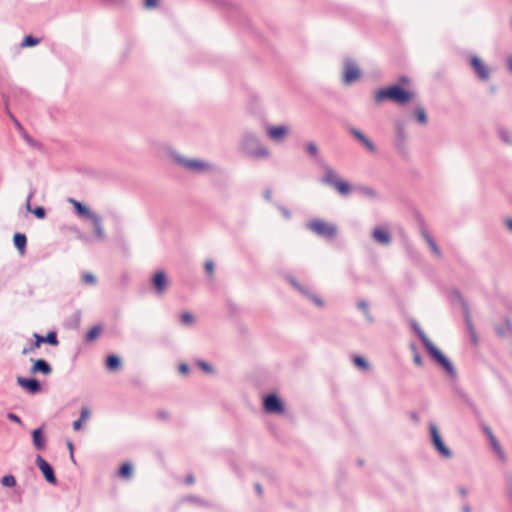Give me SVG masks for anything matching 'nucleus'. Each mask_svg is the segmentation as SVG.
Here are the masks:
<instances>
[{"instance_id": "obj_1", "label": "nucleus", "mask_w": 512, "mask_h": 512, "mask_svg": "<svg viewBox=\"0 0 512 512\" xmlns=\"http://www.w3.org/2000/svg\"><path fill=\"white\" fill-rule=\"evenodd\" d=\"M242 152L252 160H267L271 153L268 147L252 131H246L241 141Z\"/></svg>"}, {"instance_id": "obj_2", "label": "nucleus", "mask_w": 512, "mask_h": 512, "mask_svg": "<svg viewBox=\"0 0 512 512\" xmlns=\"http://www.w3.org/2000/svg\"><path fill=\"white\" fill-rule=\"evenodd\" d=\"M416 332L431 357L437 361L451 377H455L456 372L449 359L435 346V344L420 328L416 327Z\"/></svg>"}, {"instance_id": "obj_3", "label": "nucleus", "mask_w": 512, "mask_h": 512, "mask_svg": "<svg viewBox=\"0 0 512 512\" xmlns=\"http://www.w3.org/2000/svg\"><path fill=\"white\" fill-rule=\"evenodd\" d=\"M414 97V93L405 90L398 85H393L386 89H381L375 94V101L381 103L385 99H390L398 104H406Z\"/></svg>"}, {"instance_id": "obj_4", "label": "nucleus", "mask_w": 512, "mask_h": 512, "mask_svg": "<svg viewBox=\"0 0 512 512\" xmlns=\"http://www.w3.org/2000/svg\"><path fill=\"white\" fill-rule=\"evenodd\" d=\"M323 184L333 186L340 195L346 196L351 192L350 184L341 179L337 172L330 166H323V176L321 178Z\"/></svg>"}, {"instance_id": "obj_5", "label": "nucleus", "mask_w": 512, "mask_h": 512, "mask_svg": "<svg viewBox=\"0 0 512 512\" xmlns=\"http://www.w3.org/2000/svg\"><path fill=\"white\" fill-rule=\"evenodd\" d=\"M170 156L175 163L191 172L202 173L212 168V166L208 162H205L200 159H188L180 155L176 151H171Z\"/></svg>"}, {"instance_id": "obj_6", "label": "nucleus", "mask_w": 512, "mask_h": 512, "mask_svg": "<svg viewBox=\"0 0 512 512\" xmlns=\"http://www.w3.org/2000/svg\"><path fill=\"white\" fill-rule=\"evenodd\" d=\"M307 227L318 236L327 239H333L337 233V227L334 224L328 223L322 219L311 220L307 224Z\"/></svg>"}, {"instance_id": "obj_7", "label": "nucleus", "mask_w": 512, "mask_h": 512, "mask_svg": "<svg viewBox=\"0 0 512 512\" xmlns=\"http://www.w3.org/2000/svg\"><path fill=\"white\" fill-rule=\"evenodd\" d=\"M263 409L267 414H283L285 405L283 401L274 393L263 397Z\"/></svg>"}, {"instance_id": "obj_8", "label": "nucleus", "mask_w": 512, "mask_h": 512, "mask_svg": "<svg viewBox=\"0 0 512 512\" xmlns=\"http://www.w3.org/2000/svg\"><path fill=\"white\" fill-rule=\"evenodd\" d=\"M264 131L267 137L274 143H282L288 134V127L285 125L272 126L270 124H264Z\"/></svg>"}, {"instance_id": "obj_9", "label": "nucleus", "mask_w": 512, "mask_h": 512, "mask_svg": "<svg viewBox=\"0 0 512 512\" xmlns=\"http://www.w3.org/2000/svg\"><path fill=\"white\" fill-rule=\"evenodd\" d=\"M429 430H430V434H431V437H432V442H433L435 448L437 449V451L444 458H451L452 457V452L444 444V441L441 438V435L439 433V430H438L437 426L435 424L431 423L429 425Z\"/></svg>"}, {"instance_id": "obj_10", "label": "nucleus", "mask_w": 512, "mask_h": 512, "mask_svg": "<svg viewBox=\"0 0 512 512\" xmlns=\"http://www.w3.org/2000/svg\"><path fill=\"white\" fill-rule=\"evenodd\" d=\"M361 76L360 69L357 63L351 59H346L344 62L343 79L346 84H351L357 81Z\"/></svg>"}, {"instance_id": "obj_11", "label": "nucleus", "mask_w": 512, "mask_h": 512, "mask_svg": "<svg viewBox=\"0 0 512 512\" xmlns=\"http://www.w3.org/2000/svg\"><path fill=\"white\" fill-rule=\"evenodd\" d=\"M36 464L42 472L45 480L48 483L55 485L57 483V478L55 476L53 467L41 455L36 456Z\"/></svg>"}, {"instance_id": "obj_12", "label": "nucleus", "mask_w": 512, "mask_h": 512, "mask_svg": "<svg viewBox=\"0 0 512 512\" xmlns=\"http://www.w3.org/2000/svg\"><path fill=\"white\" fill-rule=\"evenodd\" d=\"M17 384L31 394H37L41 391V384L36 378L18 376Z\"/></svg>"}, {"instance_id": "obj_13", "label": "nucleus", "mask_w": 512, "mask_h": 512, "mask_svg": "<svg viewBox=\"0 0 512 512\" xmlns=\"http://www.w3.org/2000/svg\"><path fill=\"white\" fill-rule=\"evenodd\" d=\"M35 193H36V188L30 187V190H29V193H28V196L26 199V203H25V208L28 212L33 213L36 218L43 219L46 216V211L42 206H37L34 209L31 208V199L33 198Z\"/></svg>"}, {"instance_id": "obj_14", "label": "nucleus", "mask_w": 512, "mask_h": 512, "mask_svg": "<svg viewBox=\"0 0 512 512\" xmlns=\"http://www.w3.org/2000/svg\"><path fill=\"white\" fill-rule=\"evenodd\" d=\"M152 285L158 294H163L167 288L168 280L164 271H158L152 278Z\"/></svg>"}, {"instance_id": "obj_15", "label": "nucleus", "mask_w": 512, "mask_h": 512, "mask_svg": "<svg viewBox=\"0 0 512 512\" xmlns=\"http://www.w3.org/2000/svg\"><path fill=\"white\" fill-rule=\"evenodd\" d=\"M33 365L30 369L32 374L41 373L43 375H49L52 372L51 365L44 359H33L31 358Z\"/></svg>"}, {"instance_id": "obj_16", "label": "nucleus", "mask_w": 512, "mask_h": 512, "mask_svg": "<svg viewBox=\"0 0 512 512\" xmlns=\"http://www.w3.org/2000/svg\"><path fill=\"white\" fill-rule=\"evenodd\" d=\"M471 65L480 79L487 80L489 78V71L479 57L473 56L471 58Z\"/></svg>"}, {"instance_id": "obj_17", "label": "nucleus", "mask_w": 512, "mask_h": 512, "mask_svg": "<svg viewBox=\"0 0 512 512\" xmlns=\"http://www.w3.org/2000/svg\"><path fill=\"white\" fill-rule=\"evenodd\" d=\"M498 336L507 338L512 335V323L509 319H503L495 325Z\"/></svg>"}, {"instance_id": "obj_18", "label": "nucleus", "mask_w": 512, "mask_h": 512, "mask_svg": "<svg viewBox=\"0 0 512 512\" xmlns=\"http://www.w3.org/2000/svg\"><path fill=\"white\" fill-rule=\"evenodd\" d=\"M373 238L382 245H388L391 242V236L388 230L383 228H375L373 230Z\"/></svg>"}, {"instance_id": "obj_19", "label": "nucleus", "mask_w": 512, "mask_h": 512, "mask_svg": "<svg viewBox=\"0 0 512 512\" xmlns=\"http://www.w3.org/2000/svg\"><path fill=\"white\" fill-rule=\"evenodd\" d=\"M350 132L369 151L374 152L376 150L375 145L360 130L355 129V128H351Z\"/></svg>"}, {"instance_id": "obj_20", "label": "nucleus", "mask_w": 512, "mask_h": 512, "mask_svg": "<svg viewBox=\"0 0 512 512\" xmlns=\"http://www.w3.org/2000/svg\"><path fill=\"white\" fill-rule=\"evenodd\" d=\"M70 202L73 203L76 213L79 216L86 217L89 220L94 216L96 213L92 212L86 205H84L81 202H78L76 200L70 199Z\"/></svg>"}, {"instance_id": "obj_21", "label": "nucleus", "mask_w": 512, "mask_h": 512, "mask_svg": "<svg viewBox=\"0 0 512 512\" xmlns=\"http://www.w3.org/2000/svg\"><path fill=\"white\" fill-rule=\"evenodd\" d=\"M32 441L37 450H42L45 447V438L41 427L32 431Z\"/></svg>"}, {"instance_id": "obj_22", "label": "nucleus", "mask_w": 512, "mask_h": 512, "mask_svg": "<svg viewBox=\"0 0 512 512\" xmlns=\"http://www.w3.org/2000/svg\"><path fill=\"white\" fill-rule=\"evenodd\" d=\"M90 221L93 224L96 236L99 239H101V240L105 239L106 238V234H105V231H104V228H103V225H102L101 217L98 214H95L94 216H92Z\"/></svg>"}, {"instance_id": "obj_23", "label": "nucleus", "mask_w": 512, "mask_h": 512, "mask_svg": "<svg viewBox=\"0 0 512 512\" xmlns=\"http://www.w3.org/2000/svg\"><path fill=\"white\" fill-rule=\"evenodd\" d=\"M14 246L18 249L19 253L23 255L26 251L27 237L23 233H15L13 236Z\"/></svg>"}, {"instance_id": "obj_24", "label": "nucleus", "mask_w": 512, "mask_h": 512, "mask_svg": "<svg viewBox=\"0 0 512 512\" xmlns=\"http://www.w3.org/2000/svg\"><path fill=\"white\" fill-rule=\"evenodd\" d=\"M106 368L110 371H115L121 367V359L115 354L108 355L106 358Z\"/></svg>"}, {"instance_id": "obj_25", "label": "nucleus", "mask_w": 512, "mask_h": 512, "mask_svg": "<svg viewBox=\"0 0 512 512\" xmlns=\"http://www.w3.org/2000/svg\"><path fill=\"white\" fill-rule=\"evenodd\" d=\"M90 417V410L87 406L81 408L80 417L78 420L73 422V429L80 430L83 422H85Z\"/></svg>"}, {"instance_id": "obj_26", "label": "nucleus", "mask_w": 512, "mask_h": 512, "mask_svg": "<svg viewBox=\"0 0 512 512\" xmlns=\"http://www.w3.org/2000/svg\"><path fill=\"white\" fill-rule=\"evenodd\" d=\"M295 287H297L303 295H305L308 299H310L315 305L322 308L324 307V301L317 295L310 293L307 290L302 289L298 284L293 283Z\"/></svg>"}, {"instance_id": "obj_27", "label": "nucleus", "mask_w": 512, "mask_h": 512, "mask_svg": "<svg viewBox=\"0 0 512 512\" xmlns=\"http://www.w3.org/2000/svg\"><path fill=\"white\" fill-rule=\"evenodd\" d=\"M39 342L47 343L51 346H57L59 344L57 334L55 331H49L46 336H42L39 334Z\"/></svg>"}, {"instance_id": "obj_28", "label": "nucleus", "mask_w": 512, "mask_h": 512, "mask_svg": "<svg viewBox=\"0 0 512 512\" xmlns=\"http://www.w3.org/2000/svg\"><path fill=\"white\" fill-rule=\"evenodd\" d=\"M33 337L35 338V341L31 342L30 344L26 345L23 348V350H22V354L23 355H27V354L33 352L35 349L40 347L41 342H39V334L38 333H34Z\"/></svg>"}, {"instance_id": "obj_29", "label": "nucleus", "mask_w": 512, "mask_h": 512, "mask_svg": "<svg viewBox=\"0 0 512 512\" xmlns=\"http://www.w3.org/2000/svg\"><path fill=\"white\" fill-rule=\"evenodd\" d=\"M132 473H133V467L130 463L122 464L119 469V472H118L120 477L127 478V479L131 478Z\"/></svg>"}, {"instance_id": "obj_30", "label": "nucleus", "mask_w": 512, "mask_h": 512, "mask_svg": "<svg viewBox=\"0 0 512 512\" xmlns=\"http://www.w3.org/2000/svg\"><path fill=\"white\" fill-rule=\"evenodd\" d=\"M424 239L426 240L428 246L430 247L431 251L437 256H441V251L436 245L435 241L432 239V237L428 233L423 234Z\"/></svg>"}, {"instance_id": "obj_31", "label": "nucleus", "mask_w": 512, "mask_h": 512, "mask_svg": "<svg viewBox=\"0 0 512 512\" xmlns=\"http://www.w3.org/2000/svg\"><path fill=\"white\" fill-rule=\"evenodd\" d=\"M102 330H103V327L101 325L93 326L86 334V341L95 340L100 335Z\"/></svg>"}, {"instance_id": "obj_32", "label": "nucleus", "mask_w": 512, "mask_h": 512, "mask_svg": "<svg viewBox=\"0 0 512 512\" xmlns=\"http://www.w3.org/2000/svg\"><path fill=\"white\" fill-rule=\"evenodd\" d=\"M353 362L359 369L363 371H368L370 369L369 363L362 356H354Z\"/></svg>"}, {"instance_id": "obj_33", "label": "nucleus", "mask_w": 512, "mask_h": 512, "mask_svg": "<svg viewBox=\"0 0 512 512\" xmlns=\"http://www.w3.org/2000/svg\"><path fill=\"white\" fill-rule=\"evenodd\" d=\"M467 327H468V331H469V335H470V339H471V342L477 346L478 345V337H477V333H476V330H475V327L471 321L470 318L467 319Z\"/></svg>"}, {"instance_id": "obj_34", "label": "nucleus", "mask_w": 512, "mask_h": 512, "mask_svg": "<svg viewBox=\"0 0 512 512\" xmlns=\"http://www.w3.org/2000/svg\"><path fill=\"white\" fill-rule=\"evenodd\" d=\"M357 305H358L359 309H361V310H362V312H363V314H364L365 318H366L369 322H373V317H372L371 313L369 312L367 302L362 300V301H359Z\"/></svg>"}, {"instance_id": "obj_35", "label": "nucleus", "mask_w": 512, "mask_h": 512, "mask_svg": "<svg viewBox=\"0 0 512 512\" xmlns=\"http://www.w3.org/2000/svg\"><path fill=\"white\" fill-rule=\"evenodd\" d=\"M180 321L183 325L191 326L194 324V316L189 312H184L180 316Z\"/></svg>"}, {"instance_id": "obj_36", "label": "nucleus", "mask_w": 512, "mask_h": 512, "mask_svg": "<svg viewBox=\"0 0 512 512\" xmlns=\"http://www.w3.org/2000/svg\"><path fill=\"white\" fill-rule=\"evenodd\" d=\"M39 42H40V40L38 38H35L32 35H28L23 39L21 46L22 47H33V46L37 45Z\"/></svg>"}, {"instance_id": "obj_37", "label": "nucleus", "mask_w": 512, "mask_h": 512, "mask_svg": "<svg viewBox=\"0 0 512 512\" xmlns=\"http://www.w3.org/2000/svg\"><path fill=\"white\" fill-rule=\"evenodd\" d=\"M1 484L5 487H14L16 485V479L13 475L7 474L1 478Z\"/></svg>"}, {"instance_id": "obj_38", "label": "nucleus", "mask_w": 512, "mask_h": 512, "mask_svg": "<svg viewBox=\"0 0 512 512\" xmlns=\"http://www.w3.org/2000/svg\"><path fill=\"white\" fill-rule=\"evenodd\" d=\"M416 117L419 123L426 124L427 122V116L425 109L422 106H418L416 108Z\"/></svg>"}, {"instance_id": "obj_39", "label": "nucleus", "mask_w": 512, "mask_h": 512, "mask_svg": "<svg viewBox=\"0 0 512 512\" xmlns=\"http://www.w3.org/2000/svg\"><path fill=\"white\" fill-rule=\"evenodd\" d=\"M360 191H361L362 195H364L365 197H368L371 199H376L378 197V193L370 187H366V186L361 187Z\"/></svg>"}, {"instance_id": "obj_40", "label": "nucleus", "mask_w": 512, "mask_h": 512, "mask_svg": "<svg viewBox=\"0 0 512 512\" xmlns=\"http://www.w3.org/2000/svg\"><path fill=\"white\" fill-rule=\"evenodd\" d=\"M82 281L86 284L94 285L96 284L97 279L92 273L86 272L82 275Z\"/></svg>"}, {"instance_id": "obj_41", "label": "nucleus", "mask_w": 512, "mask_h": 512, "mask_svg": "<svg viewBox=\"0 0 512 512\" xmlns=\"http://www.w3.org/2000/svg\"><path fill=\"white\" fill-rule=\"evenodd\" d=\"M490 439H491V443H492V446L495 449V451L498 453V455L501 458H504V453L500 447L499 442L496 440V438L494 436H491Z\"/></svg>"}, {"instance_id": "obj_42", "label": "nucleus", "mask_w": 512, "mask_h": 512, "mask_svg": "<svg viewBox=\"0 0 512 512\" xmlns=\"http://www.w3.org/2000/svg\"><path fill=\"white\" fill-rule=\"evenodd\" d=\"M198 366H199V367H200L204 372H206V373H213V371H214V370H213V367H212L209 363H207V362H205V361H203V360H199V361H198Z\"/></svg>"}, {"instance_id": "obj_43", "label": "nucleus", "mask_w": 512, "mask_h": 512, "mask_svg": "<svg viewBox=\"0 0 512 512\" xmlns=\"http://www.w3.org/2000/svg\"><path fill=\"white\" fill-rule=\"evenodd\" d=\"M307 152H308L311 156H313V157H317V155H318V148H317L316 144H315V143H313V142L308 143V144H307Z\"/></svg>"}, {"instance_id": "obj_44", "label": "nucleus", "mask_w": 512, "mask_h": 512, "mask_svg": "<svg viewBox=\"0 0 512 512\" xmlns=\"http://www.w3.org/2000/svg\"><path fill=\"white\" fill-rule=\"evenodd\" d=\"M205 271L209 276H213L214 274V263L212 260H207L205 262Z\"/></svg>"}, {"instance_id": "obj_45", "label": "nucleus", "mask_w": 512, "mask_h": 512, "mask_svg": "<svg viewBox=\"0 0 512 512\" xmlns=\"http://www.w3.org/2000/svg\"><path fill=\"white\" fill-rule=\"evenodd\" d=\"M7 418L10 420V421H13L15 423H18V424H21V419L18 415L14 414V413H8L7 414Z\"/></svg>"}, {"instance_id": "obj_46", "label": "nucleus", "mask_w": 512, "mask_h": 512, "mask_svg": "<svg viewBox=\"0 0 512 512\" xmlns=\"http://www.w3.org/2000/svg\"><path fill=\"white\" fill-rule=\"evenodd\" d=\"M189 366L186 363H182L179 365V372L182 374H188L189 373Z\"/></svg>"}, {"instance_id": "obj_47", "label": "nucleus", "mask_w": 512, "mask_h": 512, "mask_svg": "<svg viewBox=\"0 0 512 512\" xmlns=\"http://www.w3.org/2000/svg\"><path fill=\"white\" fill-rule=\"evenodd\" d=\"M157 3H158V0H145L144 5L146 8H153L157 5Z\"/></svg>"}, {"instance_id": "obj_48", "label": "nucleus", "mask_w": 512, "mask_h": 512, "mask_svg": "<svg viewBox=\"0 0 512 512\" xmlns=\"http://www.w3.org/2000/svg\"><path fill=\"white\" fill-rule=\"evenodd\" d=\"M22 136L27 143H29L30 145H35V141L33 140V138L30 137L25 131L22 132Z\"/></svg>"}, {"instance_id": "obj_49", "label": "nucleus", "mask_w": 512, "mask_h": 512, "mask_svg": "<svg viewBox=\"0 0 512 512\" xmlns=\"http://www.w3.org/2000/svg\"><path fill=\"white\" fill-rule=\"evenodd\" d=\"M9 116L11 117V119L14 121L15 123V126L18 128L19 131L23 132V127L21 126V124L19 123V121L10 113L8 112Z\"/></svg>"}, {"instance_id": "obj_50", "label": "nucleus", "mask_w": 512, "mask_h": 512, "mask_svg": "<svg viewBox=\"0 0 512 512\" xmlns=\"http://www.w3.org/2000/svg\"><path fill=\"white\" fill-rule=\"evenodd\" d=\"M414 363L417 366H422V359H421L420 355L418 354V352H415V354H414Z\"/></svg>"}, {"instance_id": "obj_51", "label": "nucleus", "mask_w": 512, "mask_h": 512, "mask_svg": "<svg viewBox=\"0 0 512 512\" xmlns=\"http://www.w3.org/2000/svg\"><path fill=\"white\" fill-rule=\"evenodd\" d=\"M254 487H255V490H256L257 494L259 496H262L263 488H262L261 484L260 483H255Z\"/></svg>"}, {"instance_id": "obj_52", "label": "nucleus", "mask_w": 512, "mask_h": 512, "mask_svg": "<svg viewBox=\"0 0 512 512\" xmlns=\"http://www.w3.org/2000/svg\"><path fill=\"white\" fill-rule=\"evenodd\" d=\"M501 137L502 139L506 142V143H511L512 142V139L509 137L508 133L507 132H502L501 133Z\"/></svg>"}, {"instance_id": "obj_53", "label": "nucleus", "mask_w": 512, "mask_h": 512, "mask_svg": "<svg viewBox=\"0 0 512 512\" xmlns=\"http://www.w3.org/2000/svg\"><path fill=\"white\" fill-rule=\"evenodd\" d=\"M185 500L186 501H190V502H197V503H200V504H205L204 501H200L197 498L192 497V496H189V497L185 498Z\"/></svg>"}, {"instance_id": "obj_54", "label": "nucleus", "mask_w": 512, "mask_h": 512, "mask_svg": "<svg viewBox=\"0 0 512 512\" xmlns=\"http://www.w3.org/2000/svg\"><path fill=\"white\" fill-rule=\"evenodd\" d=\"M284 217H288V210L284 206H278Z\"/></svg>"}, {"instance_id": "obj_55", "label": "nucleus", "mask_w": 512, "mask_h": 512, "mask_svg": "<svg viewBox=\"0 0 512 512\" xmlns=\"http://www.w3.org/2000/svg\"><path fill=\"white\" fill-rule=\"evenodd\" d=\"M194 481H195L194 476H193L192 474H189V475L187 476V478H186V482H187L188 484H193V483H194Z\"/></svg>"}, {"instance_id": "obj_56", "label": "nucleus", "mask_w": 512, "mask_h": 512, "mask_svg": "<svg viewBox=\"0 0 512 512\" xmlns=\"http://www.w3.org/2000/svg\"><path fill=\"white\" fill-rule=\"evenodd\" d=\"M264 197L267 201H270L271 199V191L270 190H266L265 193H264Z\"/></svg>"}, {"instance_id": "obj_57", "label": "nucleus", "mask_w": 512, "mask_h": 512, "mask_svg": "<svg viewBox=\"0 0 512 512\" xmlns=\"http://www.w3.org/2000/svg\"><path fill=\"white\" fill-rule=\"evenodd\" d=\"M506 226L510 231H512V219L506 220Z\"/></svg>"}, {"instance_id": "obj_58", "label": "nucleus", "mask_w": 512, "mask_h": 512, "mask_svg": "<svg viewBox=\"0 0 512 512\" xmlns=\"http://www.w3.org/2000/svg\"><path fill=\"white\" fill-rule=\"evenodd\" d=\"M68 449L70 450V453L73 452V444L71 442L67 443Z\"/></svg>"}, {"instance_id": "obj_59", "label": "nucleus", "mask_w": 512, "mask_h": 512, "mask_svg": "<svg viewBox=\"0 0 512 512\" xmlns=\"http://www.w3.org/2000/svg\"><path fill=\"white\" fill-rule=\"evenodd\" d=\"M400 81H401L402 83H408V82H409V80H408V78H407V77H401V78H400Z\"/></svg>"}, {"instance_id": "obj_60", "label": "nucleus", "mask_w": 512, "mask_h": 512, "mask_svg": "<svg viewBox=\"0 0 512 512\" xmlns=\"http://www.w3.org/2000/svg\"><path fill=\"white\" fill-rule=\"evenodd\" d=\"M508 65L510 70L512 71V57L508 59Z\"/></svg>"}, {"instance_id": "obj_61", "label": "nucleus", "mask_w": 512, "mask_h": 512, "mask_svg": "<svg viewBox=\"0 0 512 512\" xmlns=\"http://www.w3.org/2000/svg\"><path fill=\"white\" fill-rule=\"evenodd\" d=\"M70 458H71L72 462H75V458H74L73 452L70 453Z\"/></svg>"}, {"instance_id": "obj_62", "label": "nucleus", "mask_w": 512, "mask_h": 512, "mask_svg": "<svg viewBox=\"0 0 512 512\" xmlns=\"http://www.w3.org/2000/svg\"><path fill=\"white\" fill-rule=\"evenodd\" d=\"M159 415L163 418L166 417V414L164 412H161Z\"/></svg>"}]
</instances>
